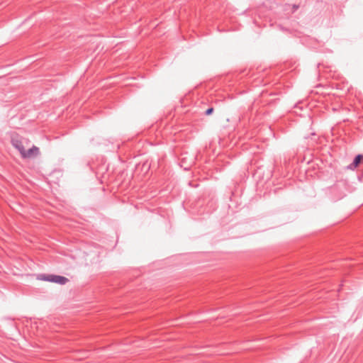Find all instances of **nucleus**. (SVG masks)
I'll use <instances>...</instances> for the list:
<instances>
[{"instance_id":"f257e3e1","label":"nucleus","mask_w":363,"mask_h":363,"mask_svg":"<svg viewBox=\"0 0 363 363\" xmlns=\"http://www.w3.org/2000/svg\"><path fill=\"white\" fill-rule=\"evenodd\" d=\"M38 278L42 281L56 283L61 285L65 284L69 281L67 277L56 274H39Z\"/></svg>"},{"instance_id":"f03ea898","label":"nucleus","mask_w":363,"mask_h":363,"mask_svg":"<svg viewBox=\"0 0 363 363\" xmlns=\"http://www.w3.org/2000/svg\"><path fill=\"white\" fill-rule=\"evenodd\" d=\"M26 140L22 138L16 136H13L11 138V144L12 145L18 150L21 155L22 156L23 153L25 151L24 142Z\"/></svg>"},{"instance_id":"7ed1b4c3","label":"nucleus","mask_w":363,"mask_h":363,"mask_svg":"<svg viewBox=\"0 0 363 363\" xmlns=\"http://www.w3.org/2000/svg\"><path fill=\"white\" fill-rule=\"evenodd\" d=\"M40 154L39 148L35 145H33L32 147L28 149V150L24 151L22 155L23 158H30L33 157H36Z\"/></svg>"},{"instance_id":"20e7f679","label":"nucleus","mask_w":363,"mask_h":363,"mask_svg":"<svg viewBox=\"0 0 363 363\" xmlns=\"http://www.w3.org/2000/svg\"><path fill=\"white\" fill-rule=\"evenodd\" d=\"M363 160V155H357L353 162L348 166V168L350 169H354Z\"/></svg>"},{"instance_id":"39448f33","label":"nucleus","mask_w":363,"mask_h":363,"mask_svg":"<svg viewBox=\"0 0 363 363\" xmlns=\"http://www.w3.org/2000/svg\"><path fill=\"white\" fill-rule=\"evenodd\" d=\"M213 112V108L211 107V108H208L206 111L205 113H206V115L208 116V115H211Z\"/></svg>"},{"instance_id":"423d86ee","label":"nucleus","mask_w":363,"mask_h":363,"mask_svg":"<svg viewBox=\"0 0 363 363\" xmlns=\"http://www.w3.org/2000/svg\"><path fill=\"white\" fill-rule=\"evenodd\" d=\"M299 6L298 5H296V4H294L293 5V11H292V13L295 12L298 9Z\"/></svg>"}]
</instances>
